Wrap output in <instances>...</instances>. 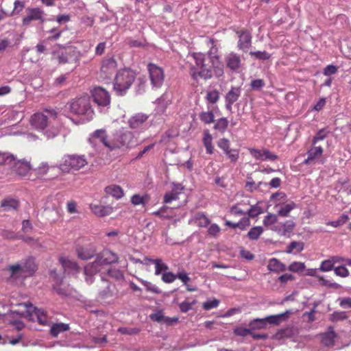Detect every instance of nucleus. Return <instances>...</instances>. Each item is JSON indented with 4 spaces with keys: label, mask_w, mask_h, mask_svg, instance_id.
Returning <instances> with one entry per match:
<instances>
[{
    "label": "nucleus",
    "mask_w": 351,
    "mask_h": 351,
    "mask_svg": "<svg viewBox=\"0 0 351 351\" xmlns=\"http://www.w3.org/2000/svg\"><path fill=\"white\" fill-rule=\"evenodd\" d=\"M263 213L262 208L258 205L252 206L247 211V215L250 217H255Z\"/></svg>",
    "instance_id": "obj_64"
},
{
    "label": "nucleus",
    "mask_w": 351,
    "mask_h": 351,
    "mask_svg": "<svg viewBox=\"0 0 351 351\" xmlns=\"http://www.w3.org/2000/svg\"><path fill=\"white\" fill-rule=\"evenodd\" d=\"M237 34L239 38L238 47L243 51L246 52L251 46L252 36L247 31H242L237 32Z\"/></svg>",
    "instance_id": "obj_23"
},
{
    "label": "nucleus",
    "mask_w": 351,
    "mask_h": 351,
    "mask_svg": "<svg viewBox=\"0 0 351 351\" xmlns=\"http://www.w3.org/2000/svg\"><path fill=\"white\" fill-rule=\"evenodd\" d=\"M138 280L145 286V287L148 291L154 293H159L160 292V289L156 285H153L150 282L144 280L143 279H138Z\"/></svg>",
    "instance_id": "obj_59"
},
{
    "label": "nucleus",
    "mask_w": 351,
    "mask_h": 351,
    "mask_svg": "<svg viewBox=\"0 0 351 351\" xmlns=\"http://www.w3.org/2000/svg\"><path fill=\"white\" fill-rule=\"evenodd\" d=\"M295 227V223L293 220H287L282 223H278L271 227L270 229L280 236L289 237Z\"/></svg>",
    "instance_id": "obj_15"
},
{
    "label": "nucleus",
    "mask_w": 351,
    "mask_h": 351,
    "mask_svg": "<svg viewBox=\"0 0 351 351\" xmlns=\"http://www.w3.org/2000/svg\"><path fill=\"white\" fill-rule=\"evenodd\" d=\"M328 131L326 129L319 130L313 136L312 145H315L319 141H323L327 136Z\"/></svg>",
    "instance_id": "obj_54"
},
{
    "label": "nucleus",
    "mask_w": 351,
    "mask_h": 351,
    "mask_svg": "<svg viewBox=\"0 0 351 351\" xmlns=\"http://www.w3.org/2000/svg\"><path fill=\"white\" fill-rule=\"evenodd\" d=\"M199 119L205 124H210L215 121V116L212 111H202L199 114Z\"/></svg>",
    "instance_id": "obj_44"
},
{
    "label": "nucleus",
    "mask_w": 351,
    "mask_h": 351,
    "mask_svg": "<svg viewBox=\"0 0 351 351\" xmlns=\"http://www.w3.org/2000/svg\"><path fill=\"white\" fill-rule=\"evenodd\" d=\"M228 123L229 121L226 118H220L216 121L214 125V129L219 132L223 133L226 130Z\"/></svg>",
    "instance_id": "obj_46"
},
{
    "label": "nucleus",
    "mask_w": 351,
    "mask_h": 351,
    "mask_svg": "<svg viewBox=\"0 0 351 351\" xmlns=\"http://www.w3.org/2000/svg\"><path fill=\"white\" fill-rule=\"evenodd\" d=\"M348 317L347 313L345 311H335L330 315L329 319L332 322L343 321Z\"/></svg>",
    "instance_id": "obj_50"
},
{
    "label": "nucleus",
    "mask_w": 351,
    "mask_h": 351,
    "mask_svg": "<svg viewBox=\"0 0 351 351\" xmlns=\"http://www.w3.org/2000/svg\"><path fill=\"white\" fill-rule=\"evenodd\" d=\"M136 78L135 72L130 69L119 71L115 77L114 90L119 96L124 95Z\"/></svg>",
    "instance_id": "obj_3"
},
{
    "label": "nucleus",
    "mask_w": 351,
    "mask_h": 351,
    "mask_svg": "<svg viewBox=\"0 0 351 351\" xmlns=\"http://www.w3.org/2000/svg\"><path fill=\"white\" fill-rule=\"evenodd\" d=\"M13 171L20 176H26L32 169L29 161L26 160H19L14 162Z\"/></svg>",
    "instance_id": "obj_21"
},
{
    "label": "nucleus",
    "mask_w": 351,
    "mask_h": 351,
    "mask_svg": "<svg viewBox=\"0 0 351 351\" xmlns=\"http://www.w3.org/2000/svg\"><path fill=\"white\" fill-rule=\"evenodd\" d=\"M203 144L206 148L207 154H213L214 147L213 145V136L208 130L204 131Z\"/></svg>",
    "instance_id": "obj_37"
},
{
    "label": "nucleus",
    "mask_w": 351,
    "mask_h": 351,
    "mask_svg": "<svg viewBox=\"0 0 351 351\" xmlns=\"http://www.w3.org/2000/svg\"><path fill=\"white\" fill-rule=\"evenodd\" d=\"M322 343L328 348H331L335 345V340L337 337V334L333 330L332 327H329L328 331L320 335Z\"/></svg>",
    "instance_id": "obj_26"
},
{
    "label": "nucleus",
    "mask_w": 351,
    "mask_h": 351,
    "mask_svg": "<svg viewBox=\"0 0 351 351\" xmlns=\"http://www.w3.org/2000/svg\"><path fill=\"white\" fill-rule=\"evenodd\" d=\"M266 323L264 319H254L250 322L249 326L251 328L252 330H260L266 328Z\"/></svg>",
    "instance_id": "obj_49"
},
{
    "label": "nucleus",
    "mask_w": 351,
    "mask_h": 351,
    "mask_svg": "<svg viewBox=\"0 0 351 351\" xmlns=\"http://www.w3.org/2000/svg\"><path fill=\"white\" fill-rule=\"evenodd\" d=\"M241 88L240 86H232L225 96L226 108L231 111L232 105L241 96Z\"/></svg>",
    "instance_id": "obj_16"
},
{
    "label": "nucleus",
    "mask_w": 351,
    "mask_h": 351,
    "mask_svg": "<svg viewBox=\"0 0 351 351\" xmlns=\"http://www.w3.org/2000/svg\"><path fill=\"white\" fill-rule=\"evenodd\" d=\"M277 221L278 218L276 215L269 213L264 217L263 223L265 226L269 227L272 225L274 226V224L277 223Z\"/></svg>",
    "instance_id": "obj_55"
},
{
    "label": "nucleus",
    "mask_w": 351,
    "mask_h": 351,
    "mask_svg": "<svg viewBox=\"0 0 351 351\" xmlns=\"http://www.w3.org/2000/svg\"><path fill=\"white\" fill-rule=\"evenodd\" d=\"M70 329L69 325L64 323L53 324L50 328V333L53 337H57L61 332L67 331Z\"/></svg>",
    "instance_id": "obj_36"
},
{
    "label": "nucleus",
    "mask_w": 351,
    "mask_h": 351,
    "mask_svg": "<svg viewBox=\"0 0 351 351\" xmlns=\"http://www.w3.org/2000/svg\"><path fill=\"white\" fill-rule=\"evenodd\" d=\"M77 256L82 260H88L95 254V249L93 246H79L76 249Z\"/></svg>",
    "instance_id": "obj_27"
},
{
    "label": "nucleus",
    "mask_w": 351,
    "mask_h": 351,
    "mask_svg": "<svg viewBox=\"0 0 351 351\" xmlns=\"http://www.w3.org/2000/svg\"><path fill=\"white\" fill-rule=\"evenodd\" d=\"M210 49L208 51L209 62L212 64L214 73L217 77H221L223 74V64L220 61L218 56V49L214 46L213 40H210Z\"/></svg>",
    "instance_id": "obj_8"
},
{
    "label": "nucleus",
    "mask_w": 351,
    "mask_h": 351,
    "mask_svg": "<svg viewBox=\"0 0 351 351\" xmlns=\"http://www.w3.org/2000/svg\"><path fill=\"white\" fill-rule=\"evenodd\" d=\"M25 8V2L20 1V0H16L14 3V8L12 11L8 12V14H9L10 16H15L19 14Z\"/></svg>",
    "instance_id": "obj_48"
},
{
    "label": "nucleus",
    "mask_w": 351,
    "mask_h": 351,
    "mask_svg": "<svg viewBox=\"0 0 351 351\" xmlns=\"http://www.w3.org/2000/svg\"><path fill=\"white\" fill-rule=\"evenodd\" d=\"M52 58L58 60L59 64L74 63L76 66L80 58V52L73 47L56 45L52 51Z\"/></svg>",
    "instance_id": "obj_4"
},
{
    "label": "nucleus",
    "mask_w": 351,
    "mask_h": 351,
    "mask_svg": "<svg viewBox=\"0 0 351 351\" xmlns=\"http://www.w3.org/2000/svg\"><path fill=\"white\" fill-rule=\"evenodd\" d=\"M149 201V196L147 194L141 195L139 194H134L131 197V202L134 206L143 205L145 206Z\"/></svg>",
    "instance_id": "obj_38"
},
{
    "label": "nucleus",
    "mask_w": 351,
    "mask_h": 351,
    "mask_svg": "<svg viewBox=\"0 0 351 351\" xmlns=\"http://www.w3.org/2000/svg\"><path fill=\"white\" fill-rule=\"evenodd\" d=\"M267 269L274 273H280L286 270V266L280 262L278 258H271L267 265Z\"/></svg>",
    "instance_id": "obj_30"
},
{
    "label": "nucleus",
    "mask_w": 351,
    "mask_h": 351,
    "mask_svg": "<svg viewBox=\"0 0 351 351\" xmlns=\"http://www.w3.org/2000/svg\"><path fill=\"white\" fill-rule=\"evenodd\" d=\"M148 117L143 113H137L128 120V125L133 130L143 129Z\"/></svg>",
    "instance_id": "obj_18"
},
{
    "label": "nucleus",
    "mask_w": 351,
    "mask_h": 351,
    "mask_svg": "<svg viewBox=\"0 0 351 351\" xmlns=\"http://www.w3.org/2000/svg\"><path fill=\"white\" fill-rule=\"evenodd\" d=\"M263 232V228L261 226H255L250 229L247 236L252 240H257Z\"/></svg>",
    "instance_id": "obj_52"
},
{
    "label": "nucleus",
    "mask_w": 351,
    "mask_h": 351,
    "mask_svg": "<svg viewBox=\"0 0 351 351\" xmlns=\"http://www.w3.org/2000/svg\"><path fill=\"white\" fill-rule=\"evenodd\" d=\"M225 60L227 67L231 71H237L241 67V57L234 53H230L227 55Z\"/></svg>",
    "instance_id": "obj_25"
},
{
    "label": "nucleus",
    "mask_w": 351,
    "mask_h": 351,
    "mask_svg": "<svg viewBox=\"0 0 351 351\" xmlns=\"http://www.w3.org/2000/svg\"><path fill=\"white\" fill-rule=\"evenodd\" d=\"M335 267H334V264L332 263V260L331 258H330L328 260L323 261L321 263L319 269L322 271L326 272V271H329L333 269Z\"/></svg>",
    "instance_id": "obj_57"
},
{
    "label": "nucleus",
    "mask_w": 351,
    "mask_h": 351,
    "mask_svg": "<svg viewBox=\"0 0 351 351\" xmlns=\"http://www.w3.org/2000/svg\"><path fill=\"white\" fill-rule=\"evenodd\" d=\"M195 223L197 226L205 228L210 223L208 218L202 213L195 214L189 223Z\"/></svg>",
    "instance_id": "obj_35"
},
{
    "label": "nucleus",
    "mask_w": 351,
    "mask_h": 351,
    "mask_svg": "<svg viewBox=\"0 0 351 351\" xmlns=\"http://www.w3.org/2000/svg\"><path fill=\"white\" fill-rule=\"evenodd\" d=\"M292 336V329L291 328H285L279 330L273 337V339L281 340L284 338L291 337Z\"/></svg>",
    "instance_id": "obj_47"
},
{
    "label": "nucleus",
    "mask_w": 351,
    "mask_h": 351,
    "mask_svg": "<svg viewBox=\"0 0 351 351\" xmlns=\"http://www.w3.org/2000/svg\"><path fill=\"white\" fill-rule=\"evenodd\" d=\"M101 282L104 284V289L99 291V295L101 298H107L110 296H112V293L110 289V282L101 277Z\"/></svg>",
    "instance_id": "obj_45"
},
{
    "label": "nucleus",
    "mask_w": 351,
    "mask_h": 351,
    "mask_svg": "<svg viewBox=\"0 0 351 351\" xmlns=\"http://www.w3.org/2000/svg\"><path fill=\"white\" fill-rule=\"evenodd\" d=\"M60 263L65 271L67 272H77L80 270V267L77 264L69 258L61 257L60 258Z\"/></svg>",
    "instance_id": "obj_32"
},
{
    "label": "nucleus",
    "mask_w": 351,
    "mask_h": 351,
    "mask_svg": "<svg viewBox=\"0 0 351 351\" xmlns=\"http://www.w3.org/2000/svg\"><path fill=\"white\" fill-rule=\"evenodd\" d=\"M88 161L84 155H64L57 166L63 172L78 171L87 165Z\"/></svg>",
    "instance_id": "obj_5"
},
{
    "label": "nucleus",
    "mask_w": 351,
    "mask_h": 351,
    "mask_svg": "<svg viewBox=\"0 0 351 351\" xmlns=\"http://www.w3.org/2000/svg\"><path fill=\"white\" fill-rule=\"evenodd\" d=\"M206 99L208 102L215 104L219 99V91L217 90L208 91L206 94Z\"/></svg>",
    "instance_id": "obj_56"
},
{
    "label": "nucleus",
    "mask_w": 351,
    "mask_h": 351,
    "mask_svg": "<svg viewBox=\"0 0 351 351\" xmlns=\"http://www.w3.org/2000/svg\"><path fill=\"white\" fill-rule=\"evenodd\" d=\"M304 243L302 241H292L287 247L286 252L287 254H293L295 252H300L304 250Z\"/></svg>",
    "instance_id": "obj_39"
},
{
    "label": "nucleus",
    "mask_w": 351,
    "mask_h": 351,
    "mask_svg": "<svg viewBox=\"0 0 351 351\" xmlns=\"http://www.w3.org/2000/svg\"><path fill=\"white\" fill-rule=\"evenodd\" d=\"M289 314L290 311H287L278 315H269L263 319L266 324L269 323L270 324L279 325L282 321L285 320L289 317Z\"/></svg>",
    "instance_id": "obj_29"
},
{
    "label": "nucleus",
    "mask_w": 351,
    "mask_h": 351,
    "mask_svg": "<svg viewBox=\"0 0 351 351\" xmlns=\"http://www.w3.org/2000/svg\"><path fill=\"white\" fill-rule=\"evenodd\" d=\"M51 276L53 278L54 280H55V284L53 285V289L59 293V294H61V295H66V291L64 289H62L60 287V285L62 284V279H60L58 277V275L56 273L55 271H51Z\"/></svg>",
    "instance_id": "obj_42"
},
{
    "label": "nucleus",
    "mask_w": 351,
    "mask_h": 351,
    "mask_svg": "<svg viewBox=\"0 0 351 351\" xmlns=\"http://www.w3.org/2000/svg\"><path fill=\"white\" fill-rule=\"evenodd\" d=\"M92 95L94 101L99 106H107L110 103V97L108 92L101 87L94 88L92 90Z\"/></svg>",
    "instance_id": "obj_14"
},
{
    "label": "nucleus",
    "mask_w": 351,
    "mask_h": 351,
    "mask_svg": "<svg viewBox=\"0 0 351 351\" xmlns=\"http://www.w3.org/2000/svg\"><path fill=\"white\" fill-rule=\"evenodd\" d=\"M147 68L152 86L156 88L161 87L165 80L162 69L152 63L149 64Z\"/></svg>",
    "instance_id": "obj_10"
},
{
    "label": "nucleus",
    "mask_w": 351,
    "mask_h": 351,
    "mask_svg": "<svg viewBox=\"0 0 351 351\" xmlns=\"http://www.w3.org/2000/svg\"><path fill=\"white\" fill-rule=\"evenodd\" d=\"M296 207V205L294 202H291L289 204L282 205L280 209L278 210V215L286 217L289 216V213Z\"/></svg>",
    "instance_id": "obj_41"
},
{
    "label": "nucleus",
    "mask_w": 351,
    "mask_h": 351,
    "mask_svg": "<svg viewBox=\"0 0 351 351\" xmlns=\"http://www.w3.org/2000/svg\"><path fill=\"white\" fill-rule=\"evenodd\" d=\"M136 144V141L132 132L121 130L115 134L114 140L112 141L110 149L121 148L122 147H131Z\"/></svg>",
    "instance_id": "obj_6"
},
{
    "label": "nucleus",
    "mask_w": 351,
    "mask_h": 351,
    "mask_svg": "<svg viewBox=\"0 0 351 351\" xmlns=\"http://www.w3.org/2000/svg\"><path fill=\"white\" fill-rule=\"evenodd\" d=\"M97 256L99 258L100 261L104 265H109L117 263L119 260V256L117 254L108 250H104L100 252Z\"/></svg>",
    "instance_id": "obj_24"
},
{
    "label": "nucleus",
    "mask_w": 351,
    "mask_h": 351,
    "mask_svg": "<svg viewBox=\"0 0 351 351\" xmlns=\"http://www.w3.org/2000/svg\"><path fill=\"white\" fill-rule=\"evenodd\" d=\"M193 57L195 60V65L189 68V74L194 80L199 78L209 80L213 77L214 71L211 65L206 62L205 55L202 53H194Z\"/></svg>",
    "instance_id": "obj_1"
},
{
    "label": "nucleus",
    "mask_w": 351,
    "mask_h": 351,
    "mask_svg": "<svg viewBox=\"0 0 351 351\" xmlns=\"http://www.w3.org/2000/svg\"><path fill=\"white\" fill-rule=\"evenodd\" d=\"M117 69V62L112 58H106L103 60L101 66V73L104 77H110Z\"/></svg>",
    "instance_id": "obj_19"
},
{
    "label": "nucleus",
    "mask_w": 351,
    "mask_h": 351,
    "mask_svg": "<svg viewBox=\"0 0 351 351\" xmlns=\"http://www.w3.org/2000/svg\"><path fill=\"white\" fill-rule=\"evenodd\" d=\"M306 275L309 276H313L317 278L320 285L328 287L330 288L337 289L339 287V285L336 282H332L328 280L325 279L323 276H320L317 273V269H308L306 271Z\"/></svg>",
    "instance_id": "obj_20"
},
{
    "label": "nucleus",
    "mask_w": 351,
    "mask_h": 351,
    "mask_svg": "<svg viewBox=\"0 0 351 351\" xmlns=\"http://www.w3.org/2000/svg\"><path fill=\"white\" fill-rule=\"evenodd\" d=\"M324 152V149L321 146L313 145L312 147L307 151V156H310V158H313L315 160L319 158L322 156Z\"/></svg>",
    "instance_id": "obj_40"
},
{
    "label": "nucleus",
    "mask_w": 351,
    "mask_h": 351,
    "mask_svg": "<svg viewBox=\"0 0 351 351\" xmlns=\"http://www.w3.org/2000/svg\"><path fill=\"white\" fill-rule=\"evenodd\" d=\"M26 14L22 20L23 25L27 26L32 21L43 22L45 20L44 11L38 8H27L25 10Z\"/></svg>",
    "instance_id": "obj_11"
},
{
    "label": "nucleus",
    "mask_w": 351,
    "mask_h": 351,
    "mask_svg": "<svg viewBox=\"0 0 351 351\" xmlns=\"http://www.w3.org/2000/svg\"><path fill=\"white\" fill-rule=\"evenodd\" d=\"M219 301L218 300H209L203 303L204 309L208 311L217 308L219 306Z\"/></svg>",
    "instance_id": "obj_63"
},
{
    "label": "nucleus",
    "mask_w": 351,
    "mask_h": 351,
    "mask_svg": "<svg viewBox=\"0 0 351 351\" xmlns=\"http://www.w3.org/2000/svg\"><path fill=\"white\" fill-rule=\"evenodd\" d=\"M89 141L93 144H95L97 142L101 143L109 149H110V145H112V141H108L107 140L106 132L104 129H99L95 131L90 135Z\"/></svg>",
    "instance_id": "obj_17"
},
{
    "label": "nucleus",
    "mask_w": 351,
    "mask_h": 351,
    "mask_svg": "<svg viewBox=\"0 0 351 351\" xmlns=\"http://www.w3.org/2000/svg\"><path fill=\"white\" fill-rule=\"evenodd\" d=\"M335 275L341 278H346L349 276V271L345 265L336 267L333 269Z\"/></svg>",
    "instance_id": "obj_58"
},
{
    "label": "nucleus",
    "mask_w": 351,
    "mask_h": 351,
    "mask_svg": "<svg viewBox=\"0 0 351 351\" xmlns=\"http://www.w3.org/2000/svg\"><path fill=\"white\" fill-rule=\"evenodd\" d=\"M349 217L347 215L343 214L339 217V218L337 220L328 221L326 223V224L327 226H330L334 228H337L346 223Z\"/></svg>",
    "instance_id": "obj_53"
},
{
    "label": "nucleus",
    "mask_w": 351,
    "mask_h": 351,
    "mask_svg": "<svg viewBox=\"0 0 351 351\" xmlns=\"http://www.w3.org/2000/svg\"><path fill=\"white\" fill-rule=\"evenodd\" d=\"M71 112L75 114L84 116L86 121L93 119L94 111L90 97L85 95L75 98L68 104Z\"/></svg>",
    "instance_id": "obj_2"
},
{
    "label": "nucleus",
    "mask_w": 351,
    "mask_h": 351,
    "mask_svg": "<svg viewBox=\"0 0 351 351\" xmlns=\"http://www.w3.org/2000/svg\"><path fill=\"white\" fill-rule=\"evenodd\" d=\"M24 305L27 308L30 319L36 321L43 326L48 325L49 317L44 309L34 307L30 303H25Z\"/></svg>",
    "instance_id": "obj_9"
},
{
    "label": "nucleus",
    "mask_w": 351,
    "mask_h": 351,
    "mask_svg": "<svg viewBox=\"0 0 351 351\" xmlns=\"http://www.w3.org/2000/svg\"><path fill=\"white\" fill-rule=\"evenodd\" d=\"M305 268V265L302 262H293L288 267V269L291 271L298 272Z\"/></svg>",
    "instance_id": "obj_62"
},
{
    "label": "nucleus",
    "mask_w": 351,
    "mask_h": 351,
    "mask_svg": "<svg viewBox=\"0 0 351 351\" xmlns=\"http://www.w3.org/2000/svg\"><path fill=\"white\" fill-rule=\"evenodd\" d=\"M249 153L250 155L256 160L261 161H274L278 158V156L272 152H271L269 149L263 148L261 149H256V148H250L248 149Z\"/></svg>",
    "instance_id": "obj_13"
},
{
    "label": "nucleus",
    "mask_w": 351,
    "mask_h": 351,
    "mask_svg": "<svg viewBox=\"0 0 351 351\" xmlns=\"http://www.w3.org/2000/svg\"><path fill=\"white\" fill-rule=\"evenodd\" d=\"M103 265H104L100 261L99 258L97 256L96 260L94 262L85 266L84 274H96L97 272L101 271Z\"/></svg>",
    "instance_id": "obj_31"
},
{
    "label": "nucleus",
    "mask_w": 351,
    "mask_h": 351,
    "mask_svg": "<svg viewBox=\"0 0 351 351\" xmlns=\"http://www.w3.org/2000/svg\"><path fill=\"white\" fill-rule=\"evenodd\" d=\"M153 264L155 265V275L156 276L160 275L162 271L165 272L169 269V267L162 259L157 258L156 261H153Z\"/></svg>",
    "instance_id": "obj_43"
},
{
    "label": "nucleus",
    "mask_w": 351,
    "mask_h": 351,
    "mask_svg": "<svg viewBox=\"0 0 351 351\" xmlns=\"http://www.w3.org/2000/svg\"><path fill=\"white\" fill-rule=\"evenodd\" d=\"M19 206V201L10 197H5L1 202V206L5 211L16 210Z\"/></svg>",
    "instance_id": "obj_34"
},
{
    "label": "nucleus",
    "mask_w": 351,
    "mask_h": 351,
    "mask_svg": "<svg viewBox=\"0 0 351 351\" xmlns=\"http://www.w3.org/2000/svg\"><path fill=\"white\" fill-rule=\"evenodd\" d=\"M162 280L165 283H171L177 278L176 274L170 271H165L162 274Z\"/></svg>",
    "instance_id": "obj_60"
},
{
    "label": "nucleus",
    "mask_w": 351,
    "mask_h": 351,
    "mask_svg": "<svg viewBox=\"0 0 351 351\" xmlns=\"http://www.w3.org/2000/svg\"><path fill=\"white\" fill-rule=\"evenodd\" d=\"M218 147L221 149L224 154L232 163H236L239 158V152L238 149H231L230 141L223 138L218 141Z\"/></svg>",
    "instance_id": "obj_12"
},
{
    "label": "nucleus",
    "mask_w": 351,
    "mask_h": 351,
    "mask_svg": "<svg viewBox=\"0 0 351 351\" xmlns=\"http://www.w3.org/2000/svg\"><path fill=\"white\" fill-rule=\"evenodd\" d=\"M22 272L25 276H32L36 270V265L32 258H27L22 265Z\"/></svg>",
    "instance_id": "obj_33"
},
{
    "label": "nucleus",
    "mask_w": 351,
    "mask_h": 351,
    "mask_svg": "<svg viewBox=\"0 0 351 351\" xmlns=\"http://www.w3.org/2000/svg\"><path fill=\"white\" fill-rule=\"evenodd\" d=\"M89 208L96 216L99 217L110 215L114 210L113 208L110 206H104L95 204H90L89 205Z\"/></svg>",
    "instance_id": "obj_22"
},
{
    "label": "nucleus",
    "mask_w": 351,
    "mask_h": 351,
    "mask_svg": "<svg viewBox=\"0 0 351 351\" xmlns=\"http://www.w3.org/2000/svg\"><path fill=\"white\" fill-rule=\"evenodd\" d=\"M108 274L112 278L117 280H123L124 279V274L123 271L116 267H111L108 270Z\"/></svg>",
    "instance_id": "obj_51"
},
{
    "label": "nucleus",
    "mask_w": 351,
    "mask_h": 351,
    "mask_svg": "<svg viewBox=\"0 0 351 351\" xmlns=\"http://www.w3.org/2000/svg\"><path fill=\"white\" fill-rule=\"evenodd\" d=\"M57 112L52 109H46L43 112H37L31 117V124L37 130H44L48 125L50 118H56Z\"/></svg>",
    "instance_id": "obj_7"
},
{
    "label": "nucleus",
    "mask_w": 351,
    "mask_h": 351,
    "mask_svg": "<svg viewBox=\"0 0 351 351\" xmlns=\"http://www.w3.org/2000/svg\"><path fill=\"white\" fill-rule=\"evenodd\" d=\"M104 191L107 195H110L117 199L122 198L125 194L123 189L117 184L107 186L105 188Z\"/></svg>",
    "instance_id": "obj_28"
},
{
    "label": "nucleus",
    "mask_w": 351,
    "mask_h": 351,
    "mask_svg": "<svg viewBox=\"0 0 351 351\" xmlns=\"http://www.w3.org/2000/svg\"><path fill=\"white\" fill-rule=\"evenodd\" d=\"M14 160H15V158L13 155L0 152V165L9 164Z\"/></svg>",
    "instance_id": "obj_61"
}]
</instances>
